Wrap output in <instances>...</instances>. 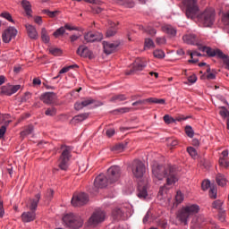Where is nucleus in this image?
<instances>
[{"instance_id": "6e6552de", "label": "nucleus", "mask_w": 229, "mask_h": 229, "mask_svg": "<svg viewBox=\"0 0 229 229\" xmlns=\"http://www.w3.org/2000/svg\"><path fill=\"white\" fill-rule=\"evenodd\" d=\"M106 176L109 183L117 182L121 176V168L117 165L110 167L107 171Z\"/></svg>"}, {"instance_id": "79ce46f5", "label": "nucleus", "mask_w": 229, "mask_h": 229, "mask_svg": "<svg viewBox=\"0 0 229 229\" xmlns=\"http://www.w3.org/2000/svg\"><path fill=\"white\" fill-rule=\"evenodd\" d=\"M89 114L87 113H83L82 114H77V116H74L73 120L77 123L82 122L88 118Z\"/></svg>"}, {"instance_id": "f03ea898", "label": "nucleus", "mask_w": 229, "mask_h": 229, "mask_svg": "<svg viewBox=\"0 0 229 229\" xmlns=\"http://www.w3.org/2000/svg\"><path fill=\"white\" fill-rule=\"evenodd\" d=\"M152 175L159 181L165 178L167 186H171L178 182V177L173 167L167 166L164 167L163 165H152Z\"/></svg>"}, {"instance_id": "3c124183", "label": "nucleus", "mask_w": 229, "mask_h": 229, "mask_svg": "<svg viewBox=\"0 0 229 229\" xmlns=\"http://www.w3.org/2000/svg\"><path fill=\"white\" fill-rule=\"evenodd\" d=\"M163 120L166 124L175 123L174 118H172L169 114H165V116H163Z\"/></svg>"}, {"instance_id": "c85d7f7f", "label": "nucleus", "mask_w": 229, "mask_h": 229, "mask_svg": "<svg viewBox=\"0 0 229 229\" xmlns=\"http://www.w3.org/2000/svg\"><path fill=\"white\" fill-rule=\"evenodd\" d=\"M125 100H127V97L125 96V94L114 95L110 99V101L113 103L123 102Z\"/></svg>"}, {"instance_id": "ea45409f", "label": "nucleus", "mask_w": 229, "mask_h": 229, "mask_svg": "<svg viewBox=\"0 0 229 229\" xmlns=\"http://www.w3.org/2000/svg\"><path fill=\"white\" fill-rule=\"evenodd\" d=\"M43 13L53 19L58 14V11H49L47 9L43 10Z\"/></svg>"}, {"instance_id": "423d86ee", "label": "nucleus", "mask_w": 229, "mask_h": 229, "mask_svg": "<svg viewBox=\"0 0 229 229\" xmlns=\"http://www.w3.org/2000/svg\"><path fill=\"white\" fill-rule=\"evenodd\" d=\"M132 173L137 179H141L146 173L145 165L140 160H135L132 164Z\"/></svg>"}, {"instance_id": "774afa93", "label": "nucleus", "mask_w": 229, "mask_h": 229, "mask_svg": "<svg viewBox=\"0 0 229 229\" xmlns=\"http://www.w3.org/2000/svg\"><path fill=\"white\" fill-rule=\"evenodd\" d=\"M92 12L95 14H99L103 12V9L101 7H92Z\"/></svg>"}, {"instance_id": "052dcab7", "label": "nucleus", "mask_w": 229, "mask_h": 229, "mask_svg": "<svg viewBox=\"0 0 229 229\" xmlns=\"http://www.w3.org/2000/svg\"><path fill=\"white\" fill-rule=\"evenodd\" d=\"M6 131H7L6 125H2L0 127V139H3L4 137Z\"/></svg>"}, {"instance_id": "c9c22d12", "label": "nucleus", "mask_w": 229, "mask_h": 229, "mask_svg": "<svg viewBox=\"0 0 229 229\" xmlns=\"http://www.w3.org/2000/svg\"><path fill=\"white\" fill-rule=\"evenodd\" d=\"M219 59L223 60L225 69H227L229 71V55H227L224 52H222V55L219 56Z\"/></svg>"}, {"instance_id": "bb28decb", "label": "nucleus", "mask_w": 229, "mask_h": 229, "mask_svg": "<svg viewBox=\"0 0 229 229\" xmlns=\"http://www.w3.org/2000/svg\"><path fill=\"white\" fill-rule=\"evenodd\" d=\"M38 201H40V194H37L35 196V199L30 200V205L29 206L30 211H37V208L38 207Z\"/></svg>"}, {"instance_id": "c03bdc74", "label": "nucleus", "mask_w": 229, "mask_h": 229, "mask_svg": "<svg viewBox=\"0 0 229 229\" xmlns=\"http://www.w3.org/2000/svg\"><path fill=\"white\" fill-rule=\"evenodd\" d=\"M65 33V29L64 27H60L59 29H57L54 33L53 36L55 38H59L60 36H63Z\"/></svg>"}, {"instance_id": "e433bc0d", "label": "nucleus", "mask_w": 229, "mask_h": 229, "mask_svg": "<svg viewBox=\"0 0 229 229\" xmlns=\"http://www.w3.org/2000/svg\"><path fill=\"white\" fill-rule=\"evenodd\" d=\"M155 48V43L151 38H145V50Z\"/></svg>"}, {"instance_id": "4468645a", "label": "nucleus", "mask_w": 229, "mask_h": 229, "mask_svg": "<svg viewBox=\"0 0 229 229\" xmlns=\"http://www.w3.org/2000/svg\"><path fill=\"white\" fill-rule=\"evenodd\" d=\"M84 38L87 43L100 42L103 39V34L100 32L93 33L89 31L85 34Z\"/></svg>"}, {"instance_id": "6e6d98bb", "label": "nucleus", "mask_w": 229, "mask_h": 229, "mask_svg": "<svg viewBox=\"0 0 229 229\" xmlns=\"http://www.w3.org/2000/svg\"><path fill=\"white\" fill-rule=\"evenodd\" d=\"M178 145V140H173V139H168L167 140V146L174 148Z\"/></svg>"}, {"instance_id": "4c0bfd02", "label": "nucleus", "mask_w": 229, "mask_h": 229, "mask_svg": "<svg viewBox=\"0 0 229 229\" xmlns=\"http://www.w3.org/2000/svg\"><path fill=\"white\" fill-rule=\"evenodd\" d=\"M127 143H120L113 148V150L117 152H123L126 148Z\"/></svg>"}, {"instance_id": "dca6fc26", "label": "nucleus", "mask_w": 229, "mask_h": 229, "mask_svg": "<svg viewBox=\"0 0 229 229\" xmlns=\"http://www.w3.org/2000/svg\"><path fill=\"white\" fill-rule=\"evenodd\" d=\"M40 99L47 105H51L56 100V94L55 92H46L41 95Z\"/></svg>"}, {"instance_id": "6ab92c4d", "label": "nucleus", "mask_w": 229, "mask_h": 229, "mask_svg": "<svg viewBox=\"0 0 229 229\" xmlns=\"http://www.w3.org/2000/svg\"><path fill=\"white\" fill-rule=\"evenodd\" d=\"M108 182L109 181L107 180V176L100 174L95 179L94 185L97 188H105L107 186Z\"/></svg>"}, {"instance_id": "0e129e2a", "label": "nucleus", "mask_w": 229, "mask_h": 229, "mask_svg": "<svg viewBox=\"0 0 229 229\" xmlns=\"http://www.w3.org/2000/svg\"><path fill=\"white\" fill-rule=\"evenodd\" d=\"M197 80H198V78L195 74H192V75L188 77V81L191 84L196 83Z\"/></svg>"}, {"instance_id": "a19ab883", "label": "nucleus", "mask_w": 229, "mask_h": 229, "mask_svg": "<svg viewBox=\"0 0 229 229\" xmlns=\"http://www.w3.org/2000/svg\"><path fill=\"white\" fill-rule=\"evenodd\" d=\"M165 54L163 50L161 49H157L154 51V57L157 58V59H163L165 58Z\"/></svg>"}, {"instance_id": "39448f33", "label": "nucleus", "mask_w": 229, "mask_h": 229, "mask_svg": "<svg viewBox=\"0 0 229 229\" xmlns=\"http://www.w3.org/2000/svg\"><path fill=\"white\" fill-rule=\"evenodd\" d=\"M63 221L66 227H69L72 229H78L81 227L83 225V220L81 219V217L72 213L66 214L63 217Z\"/></svg>"}, {"instance_id": "13d9d810", "label": "nucleus", "mask_w": 229, "mask_h": 229, "mask_svg": "<svg viewBox=\"0 0 229 229\" xmlns=\"http://www.w3.org/2000/svg\"><path fill=\"white\" fill-rule=\"evenodd\" d=\"M10 88H11L12 95H13L21 89V85H13V86H10Z\"/></svg>"}, {"instance_id": "37998d69", "label": "nucleus", "mask_w": 229, "mask_h": 229, "mask_svg": "<svg viewBox=\"0 0 229 229\" xmlns=\"http://www.w3.org/2000/svg\"><path fill=\"white\" fill-rule=\"evenodd\" d=\"M209 197L211 199H216L217 198V188L216 186H211L209 189Z\"/></svg>"}, {"instance_id": "bf43d9fd", "label": "nucleus", "mask_w": 229, "mask_h": 229, "mask_svg": "<svg viewBox=\"0 0 229 229\" xmlns=\"http://www.w3.org/2000/svg\"><path fill=\"white\" fill-rule=\"evenodd\" d=\"M219 165L224 167H229V162L225 157L219 159Z\"/></svg>"}, {"instance_id": "412c9836", "label": "nucleus", "mask_w": 229, "mask_h": 229, "mask_svg": "<svg viewBox=\"0 0 229 229\" xmlns=\"http://www.w3.org/2000/svg\"><path fill=\"white\" fill-rule=\"evenodd\" d=\"M27 34L30 39L37 40L38 39V32H37V29L33 25H26Z\"/></svg>"}, {"instance_id": "2f4dec72", "label": "nucleus", "mask_w": 229, "mask_h": 229, "mask_svg": "<svg viewBox=\"0 0 229 229\" xmlns=\"http://www.w3.org/2000/svg\"><path fill=\"white\" fill-rule=\"evenodd\" d=\"M216 181L219 186L224 187L226 185V179H225V175L217 174L216 177Z\"/></svg>"}, {"instance_id": "1a4fd4ad", "label": "nucleus", "mask_w": 229, "mask_h": 229, "mask_svg": "<svg viewBox=\"0 0 229 229\" xmlns=\"http://www.w3.org/2000/svg\"><path fill=\"white\" fill-rule=\"evenodd\" d=\"M18 30L14 27H9L2 34L3 42L5 44L10 43L17 37Z\"/></svg>"}, {"instance_id": "49530a36", "label": "nucleus", "mask_w": 229, "mask_h": 229, "mask_svg": "<svg viewBox=\"0 0 229 229\" xmlns=\"http://www.w3.org/2000/svg\"><path fill=\"white\" fill-rule=\"evenodd\" d=\"M185 134H186L189 138H193V136H194V131H193L192 127H191V125H186V127H185Z\"/></svg>"}, {"instance_id": "f3484780", "label": "nucleus", "mask_w": 229, "mask_h": 229, "mask_svg": "<svg viewBox=\"0 0 229 229\" xmlns=\"http://www.w3.org/2000/svg\"><path fill=\"white\" fill-rule=\"evenodd\" d=\"M104 51L106 55H111L115 52L119 47V43H110L107 41L103 42Z\"/></svg>"}, {"instance_id": "a18cd8bd", "label": "nucleus", "mask_w": 229, "mask_h": 229, "mask_svg": "<svg viewBox=\"0 0 229 229\" xmlns=\"http://www.w3.org/2000/svg\"><path fill=\"white\" fill-rule=\"evenodd\" d=\"M131 111V107H120L119 109H115L114 111V113L115 114H127Z\"/></svg>"}, {"instance_id": "0eeeda50", "label": "nucleus", "mask_w": 229, "mask_h": 229, "mask_svg": "<svg viewBox=\"0 0 229 229\" xmlns=\"http://www.w3.org/2000/svg\"><path fill=\"white\" fill-rule=\"evenodd\" d=\"M105 218H106V213L102 210H97L89 217L88 224L89 225L96 226L98 224L104 222Z\"/></svg>"}, {"instance_id": "cd10ccee", "label": "nucleus", "mask_w": 229, "mask_h": 229, "mask_svg": "<svg viewBox=\"0 0 229 229\" xmlns=\"http://www.w3.org/2000/svg\"><path fill=\"white\" fill-rule=\"evenodd\" d=\"M211 208L216 209L217 212L224 210V201L221 199H216L215 200L212 205Z\"/></svg>"}, {"instance_id": "393cba45", "label": "nucleus", "mask_w": 229, "mask_h": 229, "mask_svg": "<svg viewBox=\"0 0 229 229\" xmlns=\"http://www.w3.org/2000/svg\"><path fill=\"white\" fill-rule=\"evenodd\" d=\"M75 68L76 69L79 68L78 64H72V65H69V66H65V67L62 68L59 71L58 75L54 77V80L61 78L62 74H64V73L68 72L70 70H72V69H75Z\"/></svg>"}, {"instance_id": "58836bf2", "label": "nucleus", "mask_w": 229, "mask_h": 229, "mask_svg": "<svg viewBox=\"0 0 229 229\" xmlns=\"http://www.w3.org/2000/svg\"><path fill=\"white\" fill-rule=\"evenodd\" d=\"M217 218L221 222H225V218H226V210L225 209H222L220 211H217Z\"/></svg>"}, {"instance_id": "7c9ffc66", "label": "nucleus", "mask_w": 229, "mask_h": 229, "mask_svg": "<svg viewBox=\"0 0 229 229\" xmlns=\"http://www.w3.org/2000/svg\"><path fill=\"white\" fill-rule=\"evenodd\" d=\"M124 214V211H123L121 208H114L112 212V216L114 220L121 219Z\"/></svg>"}, {"instance_id": "72a5a7b5", "label": "nucleus", "mask_w": 229, "mask_h": 229, "mask_svg": "<svg viewBox=\"0 0 229 229\" xmlns=\"http://www.w3.org/2000/svg\"><path fill=\"white\" fill-rule=\"evenodd\" d=\"M41 39L45 44L49 43L50 38H49V36L47 34L46 28H42V30H41Z\"/></svg>"}, {"instance_id": "20e7f679", "label": "nucleus", "mask_w": 229, "mask_h": 229, "mask_svg": "<svg viewBox=\"0 0 229 229\" xmlns=\"http://www.w3.org/2000/svg\"><path fill=\"white\" fill-rule=\"evenodd\" d=\"M199 206L196 204L187 205L178 214V218L181 222L186 223L188 219L199 212Z\"/></svg>"}, {"instance_id": "69168bd1", "label": "nucleus", "mask_w": 229, "mask_h": 229, "mask_svg": "<svg viewBox=\"0 0 229 229\" xmlns=\"http://www.w3.org/2000/svg\"><path fill=\"white\" fill-rule=\"evenodd\" d=\"M106 134L108 138H112L115 134V131L114 129H107Z\"/></svg>"}, {"instance_id": "7ed1b4c3", "label": "nucleus", "mask_w": 229, "mask_h": 229, "mask_svg": "<svg viewBox=\"0 0 229 229\" xmlns=\"http://www.w3.org/2000/svg\"><path fill=\"white\" fill-rule=\"evenodd\" d=\"M62 154L58 159V167L63 170L66 171L69 167V161L72 157V148L68 146H62Z\"/></svg>"}, {"instance_id": "9b49d317", "label": "nucleus", "mask_w": 229, "mask_h": 229, "mask_svg": "<svg viewBox=\"0 0 229 229\" xmlns=\"http://www.w3.org/2000/svg\"><path fill=\"white\" fill-rule=\"evenodd\" d=\"M147 103L150 104H159V105H165V98H148L145 99H140L132 103L133 106L145 105Z\"/></svg>"}, {"instance_id": "e2e57ef3", "label": "nucleus", "mask_w": 229, "mask_h": 229, "mask_svg": "<svg viewBox=\"0 0 229 229\" xmlns=\"http://www.w3.org/2000/svg\"><path fill=\"white\" fill-rule=\"evenodd\" d=\"M50 54L55 55V56H57L61 54V50L59 48H51L49 50Z\"/></svg>"}, {"instance_id": "2eb2a0df", "label": "nucleus", "mask_w": 229, "mask_h": 229, "mask_svg": "<svg viewBox=\"0 0 229 229\" xmlns=\"http://www.w3.org/2000/svg\"><path fill=\"white\" fill-rule=\"evenodd\" d=\"M147 66V63L143 60L137 59L133 64V68L128 72H126L127 75H131L135 72H141Z\"/></svg>"}, {"instance_id": "5fc2aeb1", "label": "nucleus", "mask_w": 229, "mask_h": 229, "mask_svg": "<svg viewBox=\"0 0 229 229\" xmlns=\"http://www.w3.org/2000/svg\"><path fill=\"white\" fill-rule=\"evenodd\" d=\"M187 152L191 157H197V151L192 147L187 148Z\"/></svg>"}, {"instance_id": "680f3d73", "label": "nucleus", "mask_w": 229, "mask_h": 229, "mask_svg": "<svg viewBox=\"0 0 229 229\" xmlns=\"http://www.w3.org/2000/svg\"><path fill=\"white\" fill-rule=\"evenodd\" d=\"M219 114L222 117H227V119L229 118V111H227V109H225V107L221 109V111H219Z\"/></svg>"}, {"instance_id": "4d7b16f0", "label": "nucleus", "mask_w": 229, "mask_h": 229, "mask_svg": "<svg viewBox=\"0 0 229 229\" xmlns=\"http://www.w3.org/2000/svg\"><path fill=\"white\" fill-rule=\"evenodd\" d=\"M175 200L178 203H182L183 201V195L181 191L176 192Z\"/></svg>"}, {"instance_id": "f257e3e1", "label": "nucleus", "mask_w": 229, "mask_h": 229, "mask_svg": "<svg viewBox=\"0 0 229 229\" xmlns=\"http://www.w3.org/2000/svg\"><path fill=\"white\" fill-rule=\"evenodd\" d=\"M197 3L198 0H183V4L186 7L185 15L187 19L191 21L197 20L199 23L206 28L212 27L215 23V11L213 9H206L199 14V8Z\"/></svg>"}, {"instance_id": "09e8293b", "label": "nucleus", "mask_w": 229, "mask_h": 229, "mask_svg": "<svg viewBox=\"0 0 229 229\" xmlns=\"http://www.w3.org/2000/svg\"><path fill=\"white\" fill-rule=\"evenodd\" d=\"M45 114L47 116H54L56 114V109L55 107H48V109H47V111H45Z\"/></svg>"}, {"instance_id": "c756f323", "label": "nucleus", "mask_w": 229, "mask_h": 229, "mask_svg": "<svg viewBox=\"0 0 229 229\" xmlns=\"http://www.w3.org/2000/svg\"><path fill=\"white\" fill-rule=\"evenodd\" d=\"M118 4L124 6V8H133L135 6L133 0H119Z\"/></svg>"}, {"instance_id": "4be33fe9", "label": "nucleus", "mask_w": 229, "mask_h": 229, "mask_svg": "<svg viewBox=\"0 0 229 229\" xmlns=\"http://www.w3.org/2000/svg\"><path fill=\"white\" fill-rule=\"evenodd\" d=\"M138 196L140 199H146L148 196V185L143 184L141 182H139Z\"/></svg>"}, {"instance_id": "aec40b11", "label": "nucleus", "mask_w": 229, "mask_h": 229, "mask_svg": "<svg viewBox=\"0 0 229 229\" xmlns=\"http://www.w3.org/2000/svg\"><path fill=\"white\" fill-rule=\"evenodd\" d=\"M95 100L91 98H85L81 102H76L74 105L75 110H81L83 107H86L91 104H93Z\"/></svg>"}, {"instance_id": "ddd939ff", "label": "nucleus", "mask_w": 229, "mask_h": 229, "mask_svg": "<svg viewBox=\"0 0 229 229\" xmlns=\"http://www.w3.org/2000/svg\"><path fill=\"white\" fill-rule=\"evenodd\" d=\"M182 40L187 45L197 46L198 47H201L199 38L195 34H186L182 37Z\"/></svg>"}, {"instance_id": "603ef678", "label": "nucleus", "mask_w": 229, "mask_h": 229, "mask_svg": "<svg viewBox=\"0 0 229 229\" xmlns=\"http://www.w3.org/2000/svg\"><path fill=\"white\" fill-rule=\"evenodd\" d=\"M211 182L209 180H205L201 183V188L203 191H207L208 188H211Z\"/></svg>"}, {"instance_id": "f704fd0d", "label": "nucleus", "mask_w": 229, "mask_h": 229, "mask_svg": "<svg viewBox=\"0 0 229 229\" xmlns=\"http://www.w3.org/2000/svg\"><path fill=\"white\" fill-rule=\"evenodd\" d=\"M1 94L5 96H13L11 86H2Z\"/></svg>"}, {"instance_id": "9d476101", "label": "nucleus", "mask_w": 229, "mask_h": 229, "mask_svg": "<svg viewBox=\"0 0 229 229\" xmlns=\"http://www.w3.org/2000/svg\"><path fill=\"white\" fill-rule=\"evenodd\" d=\"M89 201V197L86 193L81 192L79 194H74L72 199V204L74 207H80L84 204H86Z\"/></svg>"}, {"instance_id": "5701e85b", "label": "nucleus", "mask_w": 229, "mask_h": 229, "mask_svg": "<svg viewBox=\"0 0 229 229\" xmlns=\"http://www.w3.org/2000/svg\"><path fill=\"white\" fill-rule=\"evenodd\" d=\"M77 55L81 57L87 58L91 56V52L89 50L87 47L80 46L77 50Z\"/></svg>"}, {"instance_id": "8fccbe9b", "label": "nucleus", "mask_w": 229, "mask_h": 229, "mask_svg": "<svg viewBox=\"0 0 229 229\" xmlns=\"http://www.w3.org/2000/svg\"><path fill=\"white\" fill-rule=\"evenodd\" d=\"M116 32H117L116 28H109L108 30L106 31V38H112L115 36Z\"/></svg>"}, {"instance_id": "473e14b6", "label": "nucleus", "mask_w": 229, "mask_h": 229, "mask_svg": "<svg viewBox=\"0 0 229 229\" xmlns=\"http://www.w3.org/2000/svg\"><path fill=\"white\" fill-rule=\"evenodd\" d=\"M33 125H28V127H25L24 131H21V136L26 137L28 135H31L33 133Z\"/></svg>"}, {"instance_id": "338daca9", "label": "nucleus", "mask_w": 229, "mask_h": 229, "mask_svg": "<svg viewBox=\"0 0 229 229\" xmlns=\"http://www.w3.org/2000/svg\"><path fill=\"white\" fill-rule=\"evenodd\" d=\"M200 164L205 167V168H209L210 164L209 161L207 159H202L200 160Z\"/></svg>"}, {"instance_id": "f8f14e48", "label": "nucleus", "mask_w": 229, "mask_h": 229, "mask_svg": "<svg viewBox=\"0 0 229 229\" xmlns=\"http://www.w3.org/2000/svg\"><path fill=\"white\" fill-rule=\"evenodd\" d=\"M199 50L206 53L210 57L216 56L217 58H219L220 56H223V51L218 48L213 49L209 47L200 45V47H199Z\"/></svg>"}, {"instance_id": "a211bd4d", "label": "nucleus", "mask_w": 229, "mask_h": 229, "mask_svg": "<svg viewBox=\"0 0 229 229\" xmlns=\"http://www.w3.org/2000/svg\"><path fill=\"white\" fill-rule=\"evenodd\" d=\"M21 218L23 223L33 222L37 218V213L31 210L26 211L21 214Z\"/></svg>"}, {"instance_id": "b1692460", "label": "nucleus", "mask_w": 229, "mask_h": 229, "mask_svg": "<svg viewBox=\"0 0 229 229\" xmlns=\"http://www.w3.org/2000/svg\"><path fill=\"white\" fill-rule=\"evenodd\" d=\"M21 4L25 12V14L29 17L31 16L32 11H31V4L30 3V1L22 0Z\"/></svg>"}, {"instance_id": "de8ad7c7", "label": "nucleus", "mask_w": 229, "mask_h": 229, "mask_svg": "<svg viewBox=\"0 0 229 229\" xmlns=\"http://www.w3.org/2000/svg\"><path fill=\"white\" fill-rule=\"evenodd\" d=\"M222 22L227 29H229V11L224 14Z\"/></svg>"}, {"instance_id": "a878e982", "label": "nucleus", "mask_w": 229, "mask_h": 229, "mask_svg": "<svg viewBox=\"0 0 229 229\" xmlns=\"http://www.w3.org/2000/svg\"><path fill=\"white\" fill-rule=\"evenodd\" d=\"M163 32L167 34L168 36L174 38L176 36V30L171 25H164Z\"/></svg>"}, {"instance_id": "864d4df0", "label": "nucleus", "mask_w": 229, "mask_h": 229, "mask_svg": "<svg viewBox=\"0 0 229 229\" xmlns=\"http://www.w3.org/2000/svg\"><path fill=\"white\" fill-rule=\"evenodd\" d=\"M1 17L7 20L10 22H13V16L9 13H2Z\"/></svg>"}]
</instances>
